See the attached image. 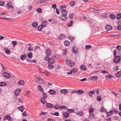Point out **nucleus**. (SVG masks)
I'll use <instances>...</instances> for the list:
<instances>
[{
  "mask_svg": "<svg viewBox=\"0 0 121 121\" xmlns=\"http://www.w3.org/2000/svg\"><path fill=\"white\" fill-rule=\"evenodd\" d=\"M115 58L113 59L114 62L116 63L119 62L121 60V57L119 56H114Z\"/></svg>",
  "mask_w": 121,
  "mask_h": 121,
  "instance_id": "nucleus-1",
  "label": "nucleus"
},
{
  "mask_svg": "<svg viewBox=\"0 0 121 121\" xmlns=\"http://www.w3.org/2000/svg\"><path fill=\"white\" fill-rule=\"evenodd\" d=\"M3 76L7 78H9L10 77V74L6 72L3 73Z\"/></svg>",
  "mask_w": 121,
  "mask_h": 121,
  "instance_id": "nucleus-2",
  "label": "nucleus"
},
{
  "mask_svg": "<svg viewBox=\"0 0 121 121\" xmlns=\"http://www.w3.org/2000/svg\"><path fill=\"white\" fill-rule=\"evenodd\" d=\"M68 61H67V64L70 66H72L74 65V63L72 61L69 60H68Z\"/></svg>",
  "mask_w": 121,
  "mask_h": 121,
  "instance_id": "nucleus-3",
  "label": "nucleus"
},
{
  "mask_svg": "<svg viewBox=\"0 0 121 121\" xmlns=\"http://www.w3.org/2000/svg\"><path fill=\"white\" fill-rule=\"evenodd\" d=\"M46 107L48 108H51L53 106L52 104L48 102H47L46 103Z\"/></svg>",
  "mask_w": 121,
  "mask_h": 121,
  "instance_id": "nucleus-4",
  "label": "nucleus"
},
{
  "mask_svg": "<svg viewBox=\"0 0 121 121\" xmlns=\"http://www.w3.org/2000/svg\"><path fill=\"white\" fill-rule=\"evenodd\" d=\"M4 49L5 50V52L8 55H9L10 53V49L7 48H4Z\"/></svg>",
  "mask_w": 121,
  "mask_h": 121,
  "instance_id": "nucleus-5",
  "label": "nucleus"
},
{
  "mask_svg": "<svg viewBox=\"0 0 121 121\" xmlns=\"http://www.w3.org/2000/svg\"><path fill=\"white\" fill-rule=\"evenodd\" d=\"M12 3L10 1L8 2L7 4V6L9 7V8H12L13 9V6L12 5Z\"/></svg>",
  "mask_w": 121,
  "mask_h": 121,
  "instance_id": "nucleus-6",
  "label": "nucleus"
},
{
  "mask_svg": "<svg viewBox=\"0 0 121 121\" xmlns=\"http://www.w3.org/2000/svg\"><path fill=\"white\" fill-rule=\"evenodd\" d=\"M63 15L66 16L67 13V11L65 9H62L61 12Z\"/></svg>",
  "mask_w": 121,
  "mask_h": 121,
  "instance_id": "nucleus-7",
  "label": "nucleus"
},
{
  "mask_svg": "<svg viewBox=\"0 0 121 121\" xmlns=\"http://www.w3.org/2000/svg\"><path fill=\"white\" fill-rule=\"evenodd\" d=\"M60 18L62 20L65 21L67 19V17L65 16H61L60 17Z\"/></svg>",
  "mask_w": 121,
  "mask_h": 121,
  "instance_id": "nucleus-8",
  "label": "nucleus"
},
{
  "mask_svg": "<svg viewBox=\"0 0 121 121\" xmlns=\"http://www.w3.org/2000/svg\"><path fill=\"white\" fill-rule=\"evenodd\" d=\"M21 91V90L20 89H17L15 92V95L17 96L18 95L20 91Z\"/></svg>",
  "mask_w": 121,
  "mask_h": 121,
  "instance_id": "nucleus-9",
  "label": "nucleus"
},
{
  "mask_svg": "<svg viewBox=\"0 0 121 121\" xmlns=\"http://www.w3.org/2000/svg\"><path fill=\"white\" fill-rule=\"evenodd\" d=\"M69 114L67 112H63V116L65 118H67L69 116Z\"/></svg>",
  "mask_w": 121,
  "mask_h": 121,
  "instance_id": "nucleus-10",
  "label": "nucleus"
},
{
  "mask_svg": "<svg viewBox=\"0 0 121 121\" xmlns=\"http://www.w3.org/2000/svg\"><path fill=\"white\" fill-rule=\"evenodd\" d=\"M65 37V35L63 34L60 35L59 36V38L60 40H62Z\"/></svg>",
  "mask_w": 121,
  "mask_h": 121,
  "instance_id": "nucleus-11",
  "label": "nucleus"
},
{
  "mask_svg": "<svg viewBox=\"0 0 121 121\" xmlns=\"http://www.w3.org/2000/svg\"><path fill=\"white\" fill-rule=\"evenodd\" d=\"M27 57L26 55L23 54L20 57V59L22 60H24L26 59Z\"/></svg>",
  "mask_w": 121,
  "mask_h": 121,
  "instance_id": "nucleus-12",
  "label": "nucleus"
},
{
  "mask_svg": "<svg viewBox=\"0 0 121 121\" xmlns=\"http://www.w3.org/2000/svg\"><path fill=\"white\" fill-rule=\"evenodd\" d=\"M25 83V81L23 80H21L18 82V84L20 85H23Z\"/></svg>",
  "mask_w": 121,
  "mask_h": 121,
  "instance_id": "nucleus-13",
  "label": "nucleus"
},
{
  "mask_svg": "<svg viewBox=\"0 0 121 121\" xmlns=\"http://www.w3.org/2000/svg\"><path fill=\"white\" fill-rule=\"evenodd\" d=\"M80 69L82 70H85L86 69V66L84 65H82L80 67Z\"/></svg>",
  "mask_w": 121,
  "mask_h": 121,
  "instance_id": "nucleus-14",
  "label": "nucleus"
},
{
  "mask_svg": "<svg viewBox=\"0 0 121 121\" xmlns=\"http://www.w3.org/2000/svg\"><path fill=\"white\" fill-rule=\"evenodd\" d=\"M72 50L73 52L75 54L76 53L78 50V48L76 47H73V48Z\"/></svg>",
  "mask_w": 121,
  "mask_h": 121,
  "instance_id": "nucleus-15",
  "label": "nucleus"
},
{
  "mask_svg": "<svg viewBox=\"0 0 121 121\" xmlns=\"http://www.w3.org/2000/svg\"><path fill=\"white\" fill-rule=\"evenodd\" d=\"M47 22L46 21H44L42 22V24L41 25L44 27H45L47 25Z\"/></svg>",
  "mask_w": 121,
  "mask_h": 121,
  "instance_id": "nucleus-16",
  "label": "nucleus"
},
{
  "mask_svg": "<svg viewBox=\"0 0 121 121\" xmlns=\"http://www.w3.org/2000/svg\"><path fill=\"white\" fill-rule=\"evenodd\" d=\"M32 25L33 27L36 28L37 27L38 24L37 22H35L32 23Z\"/></svg>",
  "mask_w": 121,
  "mask_h": 121,
  "instance_id": "nucleus-17",
  "label": "nucleus"
},
{
  "mask_svg": "<svg viewBox=\"0 0 121 121\" xmlns=\"http://www.w3.org/2000/svg\"><path fill=\"white\" fill-rule=\"evenodd\" d=\"M106 29L107 30H110L112 29V27L111 25H108L106 26Z\"/></svg>",
  "mask_w": 121,
  "mask_h": 121,
  "instance_id": "nucleus-18",
  "label": "nucleus"
},
{
  "mask_svg": "<svg viewBox=\"0 0 121 121\" xmlns=\"http://www.w3.org/2000/svg\"><path fill=\"white\" fill-rule=\"evenodd\" d=\"M49 92L51 95H54L56 93L55 91L52 89H50Z\"/></svg>",
  "mask_w": 121,
  "mask_h": 121,
  "instance_id": "nucleus-19",
  "label": "nucleus"
},
{
  "mask_svg": "<svg viewBox=\"0 0 121 121\" xmlns=\"http://www.w3.org/2000/svg\"><path fill=\"white\" fill-rule=\"evenodd\" d=\"M38 90L42 92H43L44 91V90L40 85H39L38 86Z\"/></svg>",
  "mask_w": 121,
  "mask_h": 121,
  "instance_id": "nucleus-20",
  "label": "nucleus"
},
{
  "mask_svg": "<svg viewBox=\"0 0 121 121\" xmlns=\"http://www.w3.org/2000/svg\"><path fill=\"white\" fill-rule=\"evenodd\" d=\"M48 62H50L51 64H52L54 63L55 60L54 59L52 58H50Z\"/></svg>",
  "mask_w": 121,
  "mask_h": 121,
  "instance_id": "nucleus-21",
  "label": "nucleus"
},
{
  "mask_svg": "<svg viewBox=\"0 0 121 121\" xmlns=\"http://www.w3.org/2000/svg\"><path fill=\"white\" fill-rule=\"evenodd\" d=\"M46 53L47 55L50 56L51 55V52L50 50L48 48L46 51Z\"/></svg>",
  "mask_w": 121,
  "mask_h": 121,
  "instance_id": "nucleus-22",
  "label": "nucleus"
},
{
  "mask_svg": "<svg viewBox=\"0 0 121 121\" xmlns=\"http://www.w3.org/2000/svg\"><path fill=\"white\" fill-rule=\"evenodd\" d=\"M91 9H93L94 10H95L97 11L96 13H98L99 12V8L96 7L95 6H94L92 7L91 8Z\"/></svg>",
  "mask_w": 121,
  "mask_h": 121,
  "instance_id": "nucleus-23",
  "label": "nucleus"
},
{
  "mask_svg": "<svg viewBox=\"0 0 121 121\" xmlns=\"http://www.w3.org/2000/svg\"><path fill=\"white\" fill-rule=\"evenodd\" d=\"M60 93L63 94H65L67 93V90L65 89H64L63 90H61L60 91Z\"/></svg>",
  "mask_w": 121,
  "mask_h": 121,
  "instance_id": "nucleus-24",
  "label": "nucleus"
},
{
  "mask_svg": "<svg viewBox=\"0 0 121 121\" xmlns=\"http://www.w3.org/2000/svg\"><path fill=\"white\" fill-rule=\"evenodd\" d=\"M7 85L6 83L4 82H0V86H5Z\"/></svg>",
  "mask_w": 121,
  "mask_h": 121,
  "instance_id": "nucleus-25",
  "label": "nucleus"
},
{
  "mask_svg": "<svg viewBox=\"0 0 121 121\" xmlns=\"http://www.w3.org/2000/svg\"><path fill=\"white\" fill-rule=\"evenodd\" d=\"M116 76L117 77L121 76V71L118 72L116 74Z\"/></svg>",
  "mask_w": 121,
  "mask_h": 121,
  "instance_id": "nucleus-26",
  "label": "nucleus"
},
{
  "mask_svg": "<svg viewBox=\"0 0 121 121\" xmlns=\"http://www.w3.org/2000/svg\"><path fill=\"white\" fill-rule=\"evenodd\" d=\"M69 42L68 41L66 40L65 41L64 44L66 46H68L70 44Z\"/></svg>",
  "mask_w": 121,
  "mask_h": 121,
  "instance_id": "nucleus-27",
  "label": "nucleus"
},
{
  "mask_svg": "<svg viewBox=\"0 0 121 121\" xmlns=\"http://www.w3.org/2000/svg\"><path fill=\"white\" fill-rule=\"evenodd\" d=\"M75 113L78 115L81 116L83 114V112L82 111H80L77 112H75Z\"/></svg>",
  "mask_w": 121,
  "mask_h": 121,
  "instance_id": "nucleus-28",
  "label": "nucleus"
},
{
  "mask_svg": "<svg viewBox=\"0 0 121 121\" xmlns=\"http://www.w3.org/2000/svg\"><path fill=\"white\" fill-rule=\"evenodd\" d=\"M19 108V109L20 110L21 112H22L24 110V106L23 105H22L18 107Z\"/></svg>",
  "mask_w": 121,
  "mask_h": 121,
  "instance_id": "nucleus-29",
  "label": "nucleus"
},
{
  "mask_svg": "<svg viewBox=\"0 0 121 121\" xmlns=\"http://www.w3.org/2000/svg\"><path fill=\"white\" fill-rule=\"evenodd\" d=\"M95 92L94 91H91L89 93V95L90 97H92V95L95 93Z\"/></svg>",
  "mask_w": 121,
  "mask_h": 121,
  "instance_id": "nucleus-30",
  "label": "nucleus"
},
{
  "mask_svg": "<svg viewBox=\"0 0 121 121\" xmlns=\"http://www.w3.org/2000/svg\"><path fill=\"white\" fill-rule=\"evenodd\" d=\"M27 56L28 57L31 58L33 56L31 52H30L27 54Z\"/></svg>",
  "mask_w": 121,
  "mask_h": 121,
  "instance_id": "nucleus-31",
  "label": "nucleus"
},
{
  "mask_svg": "<svg viewBox=\"0 0 121 121\" xmlns=\"http://www.w3.org/2000/svg\"><path fill=\"white\" fill-rule=\"evenodd\" d=\"M45 98H41L40 100L41 101V102L43 104H44L46 102L45 100L44 99Z\"/></svg>",
  "mask_w": 121,
  "mask_h": 121,
  "instance_id": "nucleus-32",
  "label": "nucleus"
},
{
  "mask_svg": "<svg viewBox=\"0 0 121 121\" xmlns=\"http://www.w3.org/2000/svg\"><path fill=\"white\" fill-rule=\"evenodd\" d=\"M53 108L54 109H57L60 108V106L58 104H56L53 107Z\"/></svg>",
  "mask_w": 121,
  "mask_h": 121,
  "instance_id": "nucleus-33",
  "label": "nucleus"
},
{
  "mask_svg": "<svg viewBox=\"0 0 121 121\" xmlns=\"http://www.w3.org/2000/svg\"><path fill=\"white\" fill-rule=\"evenodd\" d=\"M77 93L78 94H81L84 93V92L82 91L81 90H79L76 91Z\"/></svg>",
  "mask_w": 121,
  "mask_h": 121,
  "instance_id": "nucleus-34",
  "label": "nucleus"
},
{
  "mask_svg": "<svg viewBox=\"0 0 121 121\" xmlns=\"http://www.w3.org/2000/svg\"><path fill=\"white\" fill-rule=\"evenodd\" d=\"M54 67V66L49 63L48 64V68L49 69H52Z\"/></svg>",
  "mask_w": 121,
  "mask_h": 121,
  "instance_id": "nucleus-35",
  "label": "nucleus"
},
{
  "mask_svg": "<svg viewBox=\"0 0 121 121\" xmlns=\"http://www.w3.org/2000/svg\"><path fill=\"white\" fill-rule=\"evenodd\" d=\"M113 111L112 110H111L109 112L107 113V115L108 116H109L111 115L113 113Z\"/></svg>",
  "mask_w": 121,
  "mask_h": 121,
  "instance_id": "nucleus-36",
  "label": "nucleus"
},
{
  "mask_svg": "<svg viewBox=\"0 0 121 121\" xmlns=\"http://www.w3.org/2000/svg\"><path fill=\"white\" fill-rule=\"evenodd\" d=\"M49 56L47 55L44 58V60L46 61H48V62L50 58H49Z\"/></svg>",
  "mask_w": 121,
  "mask_h": 121,
  "instance_id": "nucleus-37",
  "label": "nucleus"
},
{
  "mask_svg": "<svg viewBox=\"0 0 121 121\" xmlns=\"http://www.w3.org/2000/svg\"><path fill=\"white\" fill-rule=\"evenodd\" d=\"M43 27L41 25H40L38 27V30L39 31H40L42 29V28Z\"/></svg>",
  "mask_w": 121,
  "mask_h": 121,
  "instance_id": "nucleus-38",
  "label": "nucleus"
},
{
  "mask_svg": "<svg viewBox=\"0 0 121 121\" xmlns=\"http://www.w3.org/2000/svg\"><path fill=\"white\" fill-rule=\"evenodd\" d=\"M116 17L118 19H121V13H118L117 14Z\"/></svg>",
  "mask_w": 121,
  "mask_h": 121,
  "instance_id": "nucleus-39",
  "label": "nucleus"
},
{
  "mask_svg": "<svg viewBox=\"0 0 121 121\" xmlns=\"http://www.w3.org/2000/svg\"><path fill=\"white\" fill-rule=\"evenodd\" d=\"M97 77L96 76H95L92 77L91 79L92 80L95 81L97 79Z\"/></svg>",
  "mask_w": 121,
  "mask_h": 121,
  "instance_id": "nucleus-40",
  "label": "nucleus"
},
{
  "mask_svg": "<svg viewBox=\"0 0 121 121\" xmlns=\"http://www.w3.org/2000/svg\"><path fill=\"white\" fill-rule=\"evenodd\" d=\"M74 16V14L73 13H71L69 15V19L72 18Z\"/></svg>",
  "mask_w": 121,
  "mask_h": 121,
  "instance_id": "nucleus-41",
  "label": "nucleus"
},
{
  "mask_svg": "<svg viewBox=\"0 0 121 121\" xmlns=\"http://www.w3.org/2000/svg\"><path fill=\"white\" fill-rule=\"evenodd\" d=\"M109 17L111 19H114L115 17L114 14H111L109 15Z\"/></svg>",
  "mask_w": 121,
  "mask_h": 121,
  "instance_id": "nucleus-42",
  "label": "nucleus"
},
{
  "mask_svg": "<svg viewBox=\"0 0 121 121\" xmlns=\"http://www.w3.org/2000/svg\"><path fill=\"white\" fill-rule=\"evenodd\" d=\"M113 69V70L114 71H117L118 69V66H116L114 67Z\"/></svg>",
  "mask_w": 121,
  "mask_h": 121,
  "instance_id": "nucleus-43",
  "label": "nucleus"
},
{
  "mask_svg": "<svg viewBox=\"0 0 121 121\" xmlns=\"http://www.w3.org/2000/svg\"><path fill=\"white\" fill-rule=\"evenodd\" d=\"M78 69L77 68L73 69L72 70L73 71V72L74 73H76L78 70Z\"/></svg>",
  "mask_w": 121,
  "mask_h": 121,
  "instance_id": "nucleus-44",
  "label": "nucleus"
},
{
  "mask_svg": "<svg viewBox=\"0 0 121 121\" xmlns=\"http://www.w3.org/2000/svg\"><path fill=\"white\" fill-rule=\"evenodd\" d=\"M113 77V76L111 75H107L106 77V79H108V78H109V79L110 78H112Z\"/></svg>",
  "mask_w": 121,
  "mask_h": 121,
  "instance_id": "nucleus-45",
  "label": "nucleus"
},
{
  "mask_svg": "<svg viewBox=\"0 0 121 121\" xmlns=\"http://www.w3.org/2000/svg\"><path fill=\"white\" fill-rule=\"evenodd\" d=\"M41 79V78L37 77L36 78L35 81L37 82L38 83L39 82V81H40V79Z\"/></svg>",
  "mask_w": 121,
  "mask_h": 121,
  "instance_id": "nucleus-46",
  "label": "nucleus"
},
{
  "mask_svg": "<svg viewBox=\"0 0 121 121\" xmlns=\"http://www.w3.org/2000/svg\"><path fill=\"white\" fill-rule=\"evenodd\" d=\"M73 109H67V111L68 112H69L70 113H71L72 112H73Z\"/></svg>",
  "mask_w": 121,
  "mask_h": 121,
  "instance_id": "nucleus-47",
  "label": "nucleus"
},
{
  "mask_svg": "<svg viewBox=\"0 0 121 121\" xmlns=\"http://www.w3.org/2000/svg\"><path fill=\"white\" fill-rule=\"evenodd\" d=\"M43 98H46L47 97V94L44 92L43 93Z\"/></svg>",
  "mask_w": 121,
  "mask_h": 121,
  "instance_id": "nucleus-48",
  "label": "nucleus"
},
{
  "mask_svg": "<svg viewBox=\"0 0 121 121\" xmlns=\"http://www.w3.org/2000/svg\"><path fill=\"white\" fill-rule=\"evenodd\" d=\"M70 5L72 6H73L75 4V2L74 1H71L70 3Z\"/></svg>",
  "mask_w": 121,
  "mask_h": 121,
  "instance_id": "nucleus-49",
  "label": "nucleus"
},
{
  "mask_svg": "<svg viewBox=\"0 0 121 121\" xmlns=\"http://www.w3.org/2000/svg\"><path fill=\"white\" fill-rule=\"evenodd\" d=\"M73 24V21H71L69 23L68 25V26L69 27H71L72 26Z\"/></svg>",
  "mask_w": 121,
  "mask_h": 121,
  "instance_id": "nucleus-50",
  "label": "nucleus"
},
{
  "mask_svg": "<svg viewBox=\"0 0 121 121\" xmlns=\"http://www.w3.org/2000/svg\"><path fill=\"white\" fill-rule=\"evenodd\" d=\"M91 46L90 45H86V48L87 50H89L91 48Z\"/></svg>",
  "mask_w": 121,
  "mask_h": 121,
  "instance_id": "nucleus-51",
  "label": "nucleus"
},
{
  "mask_svg": "<svg viewBox=\"0 0 121 121\" xmlns=\"http://www.w3.org/2000/svg\"><path fill=\"white\" fill-rule=\"evenodd\" d=\"M12 43L14 47H15L16 45L17 44V43L15 41H13L12 42Z\"/></svg>",
  "mask_w": 121,
  "mask_h": 121,
  "instance_id": "nucleus-52",
  "label": "nucleus"
},
{
  "mask_svg": "<svg viewBox=\"0 0 121 121\" xmlns=\"http://www.w3.org/2000/svg\"><path fill=\"white\" fill-rule=\"evenodd\" d=\"M101 73H103L104 74L106 73L107 74H109V73L108 71L104 70L102 71Z\"/></svg>",
  "mask_w": 121,
  "mask_h": 121,
  "instance_id": "nucleus-53",
  "label": "nucleus"
},
{
  "mask_svg": "<svg viewBox=\"0 0 121 121\" xmlns=\"http://www.w3.org/2000/svg\"><path fill=\"white\" fill-rule=\"evenodd\" d=\"M97 99L98 101H101V97L99 96H98Z\"/></svg>",
  "mask_w": 121,
  "mask_h": 121,
  "instance_id": "nucleus-54",
  "label": "nucleus"
},
{
  "mask_svg": "<svg viewBox=\"0 0 121 121\" xmlns=\"http://www.w3.org/2000/svg\"><path fill=\"white\" fill-rule=\"evenodd\" d=\"M5 118L9 120L10 121L11 117L9 115H8L6 116Z\"/></svg>",
  "mask_w": 121,
  "mask_h": 121,
  "instance_id": "nucleus-55",
  "label": "nucleus"
},
{
  "mask_svg": "<svg viewBox=\"0 0 121 121\" xmlns=\"http://www.w3.org/2000/svg\"><path fill=\"white\" fill-rule=\"evenodd\" d=\"M42 10L41 8H38L37 9V11L40 13H41L42 12Z\"/></svg>",
  "mask_w": 121,
  "mask_h": 121,
  "instance_id": "nucleus-56",
  "label": "nucleus"
},
{
  "mask_svg": "<svg viewBox=\"0 0 121 121\" xmlns=\"http://www.w3.org/2000/svg\"><path fill=\"white\" fill-rule=\"evenodd\" d=\"M39 83L40 84H43L44 83V82L43 81V80L41 78V79H40V81L39 82Z\"/></svg>",
  "mask_w": 121,
  "mask_h": 121,
  "instance_id": "nucleus-57",
  "label": "nucleus"
},
{
  "mask_svg": "<svg viewBox=\"0 0 121 121\" xmlns=\"http://www.w3.org/2000/svg\"><path fill=\"white\" fill-rule=\"evenodd\" d=\"M100 111L101 112H106V109L103 107L102 108H101Z\"/></svg>",
  "mask_w": 121,
  "mask_h": 121,
  "instance_id": "nucleus-58",
  "label": "nucleus"
},
{
  "mask_svg": "<svg viewBox=\"0 0 121 121\" xmlns=\"http://www.w3.org/2000/svg\"><path fill=\"white\" fill-rule=\"evenodd\" d=\"M118 36V35L117 34H114V35H111L110 36V37H117Z\"/></svg>",
  "mask_w": 121,
  "mask_h": 121,
  "instance_id": "nucleus-59",
  "label": "nucleus"
},
{
  "mask_svg": "<svg viewBox=\"0 0 121 121\" xmlns=\"http://www.w3.org/2000/svg\"><path fill=\"white\" fill-rule=\"evenodd\" d=\"M4 2L2 1H0V5L1 6H3L4 4Z\"/></svg>",
  "mask_w": 121,
  "mask_h": 121,
  "instance_id": "nucleus-60",
  "label": "nucleus"
},
{
  "mask_svg": "<svg viewBox=\"0 0 121 121\" xmlns=\"http://www.w3.org/2000/svg\"><path fill=\"white\" fill-rule=\"evenodd\" d=\"M67 108V107H65V106H60V108H61L62 109H65Z\"/></svg>",
  "mask_w": 121,
  "mask_h": 121,
  "instance_id": "nucleus-61",
  "label": "nucleus"
},
{
  "mask_svg": "<svg viewBox=\"0 0 121 121\" xmlns=\"http://www.w3.org/2000/svg\"><path fill=\"white\" fill-rule=\"evenodd\" d=\"M64 52L63 53V55H65L66 54V52H67V49H64Z\"/></svg>",
  "mask_w": 121,
  "mask_h": 121,
  "instance_id": "nucleus-62",
  "label": "nucleus"
},
{
  "mask_svg": "<svg viewBox=\"0 0 121 121\" xmlns=\"http://www.w3.org/2000/svg\"><path fill=\"white\" fill-rule=\"evenodd\" d=\"M33 48L32 47H29L28 49V50L29 51H32Z\"/></svg>",
  "mask_w": 121,
  "mask_h": 121,
  "instance_id": "nucleus-63",
  "label": "nucleus"
},
{
  "mask_svg": "<svg viewBox=\"0 0 121 121\" xmlns=\"http://www.w3.org/2000/svg\"><path fill=\"white\" fill-rule=\"evenodd\" d=\"M117 49H118L119 50H120L121 48V46L119 45H118L116 48Z\"/></svg>",
  "mask_w": 121,
  "mask_h": 121,
  "instance_id": "nucleus-64",
  "label": "nucleus"
}]
</instances>
